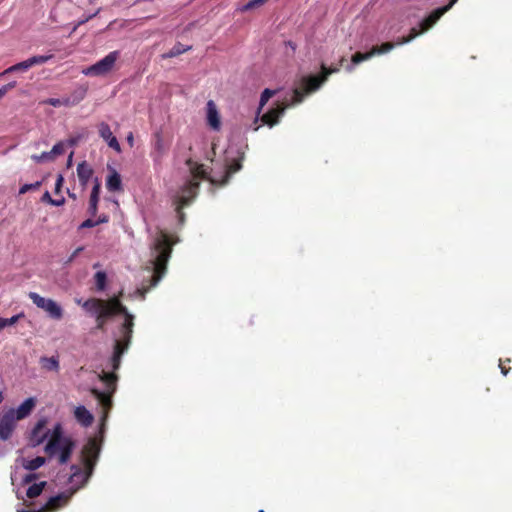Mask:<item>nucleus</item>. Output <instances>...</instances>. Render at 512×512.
Masks as SVG:
<instances>
[{
  "mask_svg": "<svg viewBox=\"0 0 512 512\" xmlns=\"http://www.w3.org/2000/svg\"><path fill=\"white\" fill-rule=\"evenodd\" d=\"M242 158V153L235 146H229L224 152L223 163L219 171H216L217 164H215L213 174H210L203 164L193 159H188L186 166L191 179L172 193L173 202L176 205L177 211H180L183 206L187 205L196 196L199 180L208 179L212 184H225L232 173L240 170Z\"/></svg>",
  "mask_w": 512,
  "mask_h": 512,
  "instance_id": "f257e3e1",
  "label": "nucleus"
},
{
  "mask_svg": "<svg viewBox=\"0 0 512 512\" xmlns=\"http://www.w3.org/2000/svg\"><path fill=\"white\" fill-rule=\"evenodd\" d=\"M83 308L96 317V328L99 330H104L107 320L113 315L122 314L124 316V321L115 335L114 351L110 359L111 368L117 370L121 363V357L128 349L131 341L134 315L128 312L117 297L109 300L90 298L84 301Z\"/></svg>",
  "mask_w": 512,
  "mask_h": 512,
  "instance_id": "f03ea898",
  "label": "nucleus"
},
{
  "mask_svg": "<svg viewBox=\"0 0 512 512\" xmlns=\"http://www.w3.org/2000/svg\"><path fill=\"white\" fill-rule=\"evenodd\" d=\"M100 453V445L96 439H90L83 447L78 464L70 468V475L65 482L67 489L55 496H52L39 509L20 510L17 512H55L65 506L71 497L83 488L93 474L94 467Z\"/></svg>",
  "mask_w": 512,
  "mask_h": 512,
  "instance_id": "7ed1b4c3",
  "label": "nucleus"
},
{
  "mask_svg": "<svg viewBox=\"0 0 512 512\" xmlns=\"http://www.w3.org/2000/svg\"><path fill=\"white\" fill-rule=\"evenodd\" d=\"M29 444L32 447L44 445V452L50 458H57L60 464H66L76 447L75 440L64 432L61 422H51L48 418H40L29 433Z\"/></svg>",
  "mask_w": 512,
  "mask_h": 512,
  "instance_id": "20e7f679",
  "label": "nucleus"
},
{
  "mask_svg": "<svg viewBox=\"0 0 512 512\" xmlns=\"http://www.w3.org/2000/svg\"><path fill=\"white\" fill-rule=\"evenodd\" d=\"M338 71L339 68L337 67L326 68L324 65H322V75L302 77L293 90L291 101L289 102L284 100L283 102L278 103L276 107L264 113L260 117L262 124L269 127H273L274 125L278 124L280 118L284 115L285 110L288 107L295 106L303 102L307 95L317 91L320 88V86L327 80L330 74L336 73Z\"/></svg>",
  "mask_w": 512,
  "mask_h": 512,
  "instance_id": "39448f33",
  "label": "nucleus"
},
{
  "mask_svg": "<svg viewBox=\"0 0 512 512\" xmlns=\"http://www.w3.org/2000/svg\"><path fill=\"white\" fill-rule=\"evenodd\" d=\"M457 1L458 0H450V2L447 5L437 8L434 11H432L426 18H424L420 22V24H419L420 30H417L416 28H412L410 30V33L408 36L399 38L397 40V42H395V43L387 42V43L382 44L381 46H375L371 49L370 52H367V53H360V52L355 53L352 56L353 63L359 64L363 61L370 59L374 55H381V54L388 53L395 46L404 45V44L411 42L420 34H423V33L427 32L429 29H431L445 13L448 12L453 7V5Z\"/></svg>",
  "mask_w": 512,
  "mask_h": 512,
  "instance_id": "423d86ee",
  "label": "nucleus"
},
{
  "mask_svg": "<svg viewBox=\"0 0 512 512\" xmlns=\"http://www.w3.org/2000/svg\"><path fill=\"white\" fill-rule=\"evenodd\" d=\"M171 251V242L168 235L163 231L157 232L153 239L150 260L146 267L147 271L152 273L150 287L156 286L164 276Z\"/></svg>",
  "mask_w": 512,
  "mask_h": 512,
  "instance_id": "0eeeda50",
  "label": "nucleus"
},
{
  "mask_svg": "<svg viewBox=\"0 0 512 512\" xmlns=\"http://www.w3.org/2000/svg\"><path fill=\"white\" fill-rule=\"evenodd\" d=\"M98 377L105 384V389L101 391L99 389L93 388L91 393L102 406L104 411L103 420H105L109 409L112 407L111 397L116 390L117 377L114 373L106 371L99 373Z\"/></svg>",
  "mask_w": 512,
  "mask_h": 512,
  "instance_id": "6e6552de",
  "label": "nucleus"
},
{
  "mask_svg": "<svg viewBox=\"0 0 512 512\" xmlns=\"http://www.w3.org/2000/svg\"><path fill=\"white\" fill-rule=\"evenodd\" d=\"M119 56L120 53L118 51H112L95 64L84 68L82 70V73L86 76L93 77L106 76L114 69V66L117 60L119 59Z\"/></svg>",
  "mask_w": 512,
  "mask_h": 512,
  "instance_id": "1a4fd4ad",
  "label": "nucleus"
},
{
  "mask_svg": "<svg viewBox=\"0 0 512 512\" xmlns=\"http://www.w3.org/2000/svg\"><path fill=\"white\" fill-rule=\"evenodd\" d=\"M28 296L32 300L33 304H35L39 309L45 311L50 318L54 320L62 319L63 309L56 301L42 297L36 292H30Z\"/></svg>",
  "mask_w": 512,
  "mask_h": 512,
  "instance_id": "9d476101",
  "label": "nucleus"
},
{
  "mask_svg": "<svg viewBox=\"0 0 512 512\" xmlns=\"http://www.w3.org/2000/svg\"><path fill=\"white\" fill-rule=\"evenodd\" d=\"M52 57L53 56L51 54L50 55L32 56L22 62H19L15 65L10 66L1 75L13 73V72H26L28 69H30L33 66L42 65V64L48 62Z\"/></svg>",
  "mask_w": 512,
  "mask_h": 512,
  "instance_id": "9b49d317",
  "label": "nucleus"
},
{
  "mask_svg": "<svg viewBox=\"0 0 512 512\" xmlns=\"http://www.w3.org/2000/svg\"><path fill=\"white\" fill-rule=\"evenodd\" d=\"M18 463L27 471H29L28 474L22 476V479L25 483L31 482L35 475L31 473L32 471L40 468L43 466L46 462L45 458L42 456H37L35 458L29 459L25 457H21L17 460Z\"/></svg>",
  "mask_w": 512,
  "mask_h": 512,
  "instance_id": "f8f14e48",
  "label": "nucleus"
},
{
  "mask_svg": "<svg viewBox=\"0 0 512 512\" xmlns=\"http://www.w3.org/2000/svg\"><path fill=\"white\" fill-rule=\"evenodd\" d=\"M206 120L209 127L215 131L221 128V119L214 101L209 100L206 105Z\"/></svg>",
  "mask_w": 512,
  "mask_h": 512,
  "instance_id": "ddd939ff",
  "label": "nucleus"
},
{
  "mask_svg": "<svg viewBox=\"0 0 512 512\" xmlns=\"http://www.w3.org/2000/svg\"><path fill=\"white\" fill-rule=\"evenodd\" d=\"M108 175L106 177V188L109 192H122L123 191V184H122V177L118 173V171L108 166Z\"/></svg>",
  "mask_w": 512,
  "mask_h": 512,
  "instance_id": "4468645a",
  "label": "nucleus"
},
{
  "mask_svg": "<svg viewBox=\"0 0 512 512\" xmlns=\"http://www.w3.org/2000/svg\"><path fill=\"white\" fill-rule=\"evenodd\" d=\"M36 405V401L33 397H29L24 400L16 409L8 410L9 413H12V416L18 421L26 418L31 414L34 407Z\"/></svg>",
  "mask_w": 512,
  "mask_h": 512,
  "instance_id": "2eb2a0df",
  "label": "nucleus"
},
{
  "mask_svg": "<svg viewBox=\"0 0 512 512\" xmlns=\"http://www.w3.org/2000/svg\"><path fill=\"white\" fill-rule=\"evenodd\" d=\"M17 420L12 416V413H9L8 411L3 415V417L0 420V438L2 440H7L16 425Z\"/></svg>",
  "mask_w": 512,
  "mask_h": 512,
  "instance_id": "dca6fc26",
  "label": "nucleus"
},
{
  "mask_svg": "<svg viewBox=\"0 0 512 512\" xmlns=\"http://www.w3.org/2000/svg\"><path fill=\"white\" fill-rule=\"evenodd\" d=\"M167 152V145L165 144L162 136L158 133L155 135L151 157L154 162L159 163L162 157Z\"/></svg>",
  "mask_w": 512,
  "mask_h": 512,
  "instance_id": "f3484780",
  "label": "nucleus"
},
{
  "mask_svg": "<svg viewBox=\"0 0 512 512\" xmlns=\"http://www.w3.org/2000/svg\"><path fill=\"white\" fill-rule=\"evenodd\" d=\"M100 190H101V183L98 178H95L94 186L91 191L89 205H88V212L92 216H95L97 213V206H98L99 197H100Z\"/></svg>",
  "mask_w": 512,
  "mask_h": 512,
  "instance_id": "a211bd4d",
  "label": "nucleus"
},
{
  "mask_svg": "<svg viewBox=\"0 0 512 512\" xmlns=\"http://www.w3.org/2000/svg\"><path fill=\"white\" fill-rule=\"evenodd\" d=\"M74 417L82 426L88 427L92 424L94 417L85 406H78L74 410Z\"/></svg>",
  "mask_w": 512,
  "mask_h": 512,
  "instance_id": "6ab92c4d",
  "label": "nucleus"
},
{
  "mask_svg": "<svg viewBox=\"0 0 512 512\" xmlns=\"http://www.w3.org/2000/svg\"><path fill=\"white\" fill-rule=\"evenodd\" d=\"M93 175V170L86 162H81L77 166V176L81 186L85 187Z\"/></svg>",
  "mask_w": 512,
  "mask_h": 512,
  "instance_id": "aec40b11",
  "label": "nucleus"
},
{
  "mask_svg": "<svg viewBox=\"0 0 512 512\" xmlns=\"http://www.w3.org/2000/svg\"><path fill=\"white\" fill-rule=\"evenodd\" d=\"M41 367L46 371L58 372L60 365L57 357H41L40 358Z\"/></svg>",
  "mask_w": 512,
  "mask_h": 512,
  "instance_id": "412c9836",
  "label": "nucleus"
},
{
  "mask_svg": "<svg viewBox=\"0 0 512 512\" xmlns=\"http://www.w3.org/2000/svg\"><path fill=\"white\" fill-rule=\"evenodd\" d=\"M276 94V91L275 90H271V89H265L262 94H261V97H260V103H259V108H258V112H257V117L255 119V123L258 122L259 120V115L261 113V110L263 108V106L268 102V100L273 97L274 95Z\"/></svg>",
  "mask_w": 512,
  "mask_h": 512,
  "instance_id": "4be33fe9",
  "label": "nucleus"
},
{
  "mask_svg": "<svg viewBox=\"0 0 512 512\" xmlns=\"http://www.w3.org/2000/svg\"><path fill=\"white\" fill-rule=\"evenodd\" d=\"M191 49V46H187V45H184V44H181V43H177L174 45V47L172 49H170L166 54H164V57L165 58H172V57H176L188 50Z\"/></svg>",
  "mask_w": 512,
  "mask_h": 512,
  "instance_id": "5701e85b",
  "label": "nucleus"
},
{
  "mask_svg": "<svg viewBox=\"0 0 512 512\" xmlns=\"http://www.w3.org/2000/svg\"><path fill=\"white\" fill-rule=\"evenodd\" d=\"M46 485V482L41 481L39 483H35L31 486H29L26 490V495L28 498H35L41 494L43 491L44 486Z\"/></svg>",
  "mask_w": 512,
  "mask_h": 512,
  "instance_id": "b1692460",
  "label": "nucleus"
},
{
  "mask_svg": "<svg viewBox=\"0 0 512 512\" xmlns=\"http://www.w3.org/2000/svg\"><path fill=\"white\" fill-rule=\"evenodd\" d=\"M67 143L59 142L55 144L50 152L52 160H54L57 156L64 154Z\"/></svg>",
  "mask_w": 512,
  "mask_h": 512,
  "instance_id": "393cba45",
  "label": "nucleus"
},
{
  "mask_svg": "<svg viewBox=\"0 0 512 512\" xmlns=\"http://www.w3.org/2000/svg\"><path fill=\"white\" fill-rule=\"evenodd\" d=\"M44 104H49L54 107H60V106H69L70 100L67 99H59V98H49L47 100L43 101Z\"/></svg>",
  "mask_w": 512,
  "mask_h": 512,
  "instance_id": "a878e982",
  "label": "nucleus"
},
{
  "mask_svg": "<svg viewBox=\"0 0 512 512\" xmlns=\"http://www.w3.org/2000/svg\"><path fill=\"white\" fill-rule=\"evenodd\" d=\"M99 134L105 141L109 140V138L114 136L109 125L104 122L99 124Z\"/></svg>",
  "mask_w": 512,
  "mask_h": 512,
  "instance_id": "bb28decb",
  "label": "nucleus"
},
{
  "mask_svg": "<svg viewBox=\"0 0 512 512\" xmlns=\"http://www.w3.org/2000/svg\"><path fill=\"white\" fill-rule=\"evenodd\" d=\"M95 284L96 288L99 291H102L105 289L106 286V274L102 271H99L95 274Z\"/></svg>",
  "mask_w": 512,
  "mask_h": 512,
  "instance_id": "cd10ccee",
  "label": "nucleus"
},
{
  "mask_svg": "<svg viewBox=\"0 0 512 512\" xmlns=\"http://www.w3.org/2000/svg\"><path fill=\"white\" fill-rule=\"evenodd\" d=\"M20 317L21 315H14L10 318L0 317V331L8 326L14 325L19 320Z\"/></svg>",
  "mask_w": 512,
  "mask_h": 512,
  "instance_id": "c85d7f7f",
  "label": "nucleus"
},
{
  "mask_svg": "<svg viewBox=\"0 0 512 512\" xmlns=\"http://www.w3.org/2000/svg\"><path fill=\"white\" fill-rule=\"evenodd\" d=\"M265 1L264 0H251L249 1L247 4H245L244 6H242L240 8L241 11H248V10H251L257 6H261L262 4H264Z\"/></svg>",
  "mask_w": 512,
  "mask_h": 512,
  "instance_id": "c756f323",
  "label": "nucleus"
},
{
  "mask_svg": "<svg viewBox=\"0 0 512 512\" xmlns=\"http://www.w3.org/2000/svg\"><path fill=\"white\" fill-rule=\"evenodd\" d=\"M31 158L37 163L53 161L50 152H43L40 155H33Z\"/></svg>",
  "mask_w": 512,
  "mask_h": 512,
  "instance_id": "7c9ffc66",
  "label": "nucleus"
},
{
  "mask_svg": "<svg viewBox=\"0 0 512 512\" xmlns=\"http://www.w3.org/2000/svg\"><path fill=\"white\" fill-rule=\"evenodd\" d=\"M106 143L110 148L114 149L116 152L121 151L120 144L115 136L109 138V140H107Z\"/></svg>",
  "mask_w": 512,
  "mask_h": 512,
  "instance_id": "2f4dec72",
  "label": "nucleus"
},
{
  "mask_svg": "<svg viewBox=\"0 0 512 512\" xmlns=\"http://www.w3.org/2000/svg\"><path fill=\"white\" fill-rule=\"evenodd\" d=\"M39 186H40V183H39V182H36V183H34V184H24V185L20 188L19 193H20V194H25V193H27L29 190L37 189Z\"/></svg>",
  "mask_w": 512,
  "mask_h": 512,
  "instance_id": "473e14b6",
  "label": "nucleus"
},
{
  "mask_svg": "<svg viewBox=\"0 0 512 512\" xmlns=\"http://www.w3.org/2000/svg\"><path fill=\"white\" fill-rule=\"evenodd\" d=\"M96 225H97V222H95V220L87 219V220H85V221L81 224L80 228H91V227H94V226H96Z\"/></svg>",
  "mask_w": 512,
  "mask_h": 512,
  "instance_id": "72a5a7b5",
  "label": "nucleus"
},
{
  "mask_svg": "<svg viewBox=\"0 0 512 512\" xmlns=\"http://www.w3.org/2000/svg\"><path fill=\"white\" fill-rule=\"evenodd\" d=\"M64 202H65V199L63 197H61L59 199L50 200V204L53 206H61L64 204Z\"/></svg>",
  "mask_w": 512,
  "mask_h": 512,
  "instance_id": "f704fd0d",
  "label": "nucleus"
},
{
  "mask_svg": "<svg viewBox=\"0 0 512 512\" xmlns=\"http://www.w3.org/2000/svg\"><path fill=\"white\" fill-rule=\"evenodd\" d=\"M63 181H64L63 177L61 175H59L57 177V180H56V183H55V190H56V192H58L60 190V188H61V186L63 184Z\"/></svg>",
  "mask_w": 512,
  "mask_h": 512,
  "instance_id": "c9c22d12",
  "label": "nucleus"
},
{
  "mask_svg": "<svg viewBox=\"0 0 512 512\" xmlns=\"http://www.w3.org/2000/svg\"><path fill=\"white\" fill-rule=\"evenodd\" d=\"M83 250V247H79L77 248L73 253L72 255L70 256L69 258V262H71L81 251Z\"/></svg>",
  "mask_w": 512,
  "mask_h": 512,
  "instance_id": "e433bc0d",
  "label": "nucleus"
},
{
  "mask_svg": "<svg viewBox=\"0 0 512 512\" xmlns=\"http://www.w3.org/2000/svg\"><path fill=\"white\" fill-rule=\"evenodd\" d=\"M83 250V247H79L77 248L73 253L72 255L70 256L69 258V262H71L81 251Z\"/></svg>",
  "mask_w": 512,
  "mask_h": 512,
  "instance_id": "4c0bfd02",
  "label": "nucleus"
},
{
  "mask_svg": "<svg viewBox=\"0 0 512 512\" xmlns=\"http://www.w3.org/2000/svg\"><path fill=\"white\" fill-rule=\"evenodd\" d=\"M83 250V247H79L77 248L73 253L72 255L70 256L69 258V262H71L81 251Z\"/></svg>",
  "mask_w": 512,
  "mask_h": 512,
  "instance_id": "58836bf2",
  "label": "nucleus"
},
{
  "mask_svg": "<svg viewBox=\"0 0 512 512\" xmlns=\"http://www.w3.org/2000/svg\"><path fill=\"white\" fill-rule=\"evenodd\" d=\"M15 86H16V82L13 81V82L8 83L7 85H4L3 87H4L5 91L8 92L11 89H13Z\"/></svg>",
  "mask_w": 512,
  "mask_h": 512,
  "instance_id": "ea45409f",
  "label": "nucleus"
},
{
  "mask_svg": "<svg viewBox=\"0 0 512 512\" xmlns=\"http://www.w3.org/2000/svg\"><path fill=\"white\" fill-rule=\"evenodd\" d=\"M95 222H97V225L100 223H106L108 222V217L106 215H102L97 220H95Z\"/></svg>",
  "mask_w": 512,
  "mask_h": 512,
  "instance_id": "a19ab883",
  "label": "nucleus"
},
{
  "mask_svg": "<svg viewBox=\"0 0 512 512\" xmlns=\"http://www.w3.org/2000/svg\"><path fill=\"white\" fill-rule=\"evenodd\" d=\"M50 200H52L50 193L46 191L42 197V201L48 202L50 204Z\"/></svg>",
  "mask_w": 512,
  "mask_h": 512,
  "instance_id": "79ce46f5",
  "label": "nucleus"
},
{
  "mask_svg": "<svg viewBox=\"0 0 512 512\" xmlns=\"http://www.w3.org/2000/svg\"><path fill=\"white\" fill-rule=\"evenodd\" d=\"M146 291H147V290L138 289V290L135 292V294H137V295L141 296V299H144V295H145V292H146Z\"/></svg>",
  "mask_w": 512,
  "mask_h": 512,
  "instance_id": "37998d69",
  "label": "nucleus"
},
{
  "mask_svg": "<svg viewBox=\"0 0 512 512\" xmlns=\"http://www.w3.org/2000/svg\"><path fill=\"white\" fill-rule=\"evenodd\" d=\"M127 141H128V143H129L131 146L133 145V143H134V138H133V134H132V133H130V134L128 135V137H127Z\"/></svg>",
  "mask_w": 512,
  "mask_h": 512,
  "instance_id": "c03bdc74",
  "label": "nucleus"
},
{
  "mask_svg": "<svg viewBox=\"0 0 512 512\" xmlns=\"http://www.w3.org/2000/svg\"><path fill=\"white\" fill-rule=\"evenodd\" d=\"M17 472L11 475L12 484H15V481L17 480Z\"/></svg>",
  "mask_w": 512,
  "mask_h": 512,
  "instance_id": "a18cd8bd",
  "label": "nucleus"
},
{
  "mask_svg": "<svg viewBox=\"0 0 512 512\" xmlns=\"http://www.w3.org/2000/svg\"><path fill=\"white\" fill-rule=\"evenodd\" d=\"M87 21H89V18H86V17H85L84 19H81V20L78 22L77 26L82 25V24L86 23Z\"/></svg>",
  "mask_w": 512,
  "mask_h": 512,
  "instance_id": "49530a36",
  "label": "nucleus"
},
{
  "mask_svg": "<svg viewBox=\"0 0 512 512\" xmlns=\"http://www.w3.org/2000/svg\"><path fill=\"white\" fill-rule=\"evenodd\" d=\"M354 65H356V64L352 62V64H351V65L347 66V71H348V72H352V71H353V69H354Z\"/></svg>",
  "mask_w": 512,
  "mask_h": 512,
  "instance_id": "de8ad7c7",
  "label": "nucleus"
},
{
  "mask_svg": "<svg viewBox=\"0 0 512 512\" xmlns=\"http://www.w3.org/2000/svg\"><path fill=\"white\" fill-rule=\"evenodd\" d=\"M499 366H500V368H501V372H502V374H503V375H507L508 370H507L506 368L502 367V366H501V363L499 364Z\"/></svg>",
  "mask_w": 512,
  "mask_h": 512,
  "instance_id": "09e8293b",
  "label": "nucleus"
},
{
  "mask_svg": "<svg viewBox=\"0 0 512 512\" xmlns=\"http://www.w3.org/2000/svg\"><path fill=\"white\" fill-rule=\"evenodd\" d=\"M7 92L5 91L4 87L0 88V98H2Z\"/></svg>",
  "mask_w": 512,
  "mask_h": 512,
  "instance_id": "8fccbe9b",
  "label": "nucleus"
},
{
  "mask_svg": "<svg viewBox=\"0 0 512 512\" xmlns=\"http://www.w3.org/2000/svg\"><path fill=\"white\" fill-rule=\"evenodd\" d=\"M98 12H99V10H97V11H96L94 14H92V15H91V14H88V16H87L86 18H89V20H90L91 18H93L94 16H96V15L98 14Z\"/></svg>",
  "mask_w": 512,
  "mask_h": 512,
  "instance_id": "3c124183",
  "label": "nucleus"
},
{
  "mask_svg": "<svg viewBox=\"0 0 512 512\" xmlns=\"http://www.w3.org/2000/svg\"><path fill=\"white\" fill-rule=\"evenodd\" d=\"M77 304L81 305L83 307V303L80 299L76 300Z\"/></svg>",
  "mask_w": 512,
  "mask_h": 512,
  "instance_id": "603ef678",
  "label": "nucleus"
},
{
  "mask_svg": "<svg viewBox=\"0 0 512 512\" xmlns=\"http://www.w3.org/2000/svg\"><path fill=\"white\" fill-rule=\"evenodd\" d=\"M69 196L73 199H76V195L75 194H69Z\"/></svg>",
  "mask_w": 512,
  "mask_h": 512,
  "instance_id": "864d4df0",
  "label": "nucleus"
},
{
  "mask_svg": "<svg viewBox=\"0 0 512 512\" xmlns=\"http://www.w3.org/2000/svg\"><path fill=\"white\" fill-rule=\"evenodd\" d=\"M259 129V125L254 127V130L257 131Z\"/></svg>",
  "mask_w": 512,
  "mask_h": 512,
  "instance_id": "5fc2aeb1",
  "label": "nucleus"
},
{
  "mask_svg": "<svg viewBox=\"0 0 512 512\" xmlns=\"http://www.w3.org/2000/svg\"><path fill=\"white\" fill-rule=\"evenodd\" d=\"M259 512H264V510H260Z\"/></svg>",
  "mask_w": 512,
  "mask_h": 512,
  "instance_id": "6e6d98bb",
  "label": "nucleus"
}]
</instances>
